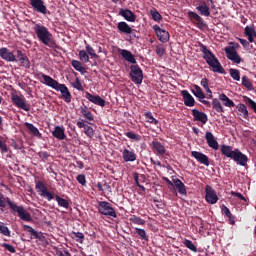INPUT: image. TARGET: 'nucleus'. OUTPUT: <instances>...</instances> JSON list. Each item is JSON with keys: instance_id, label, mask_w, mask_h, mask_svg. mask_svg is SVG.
Wrapping results in <instances>:
<instances>
[{"instance_id": "obj_36", "label": "nucleus", "mask_w": 256, "mask_h": 256, "mask_svg": "<svg viewBox=\"0 0 256 256\" xmlns=\"http://www.w3.org/2000/svg\"><path fill=\"white\" fill-rule=\"evenodd\" d=\"M193 88L194 90H192V93L197 97L199 101H201V99H205V92H203L199 85L194 84Z\"/></svg>"}, {"instance_id": "obj_13", "label": "nucleus", "mask_w": 256, "mask_h": 256, "mask_svg": "<svg viewBox=\"0 0 256 256\" xmlns=\"http://www.w3.org/2000/svg\"><path fill=\"white\" fill-rule=\"evenodd\" d=\"M224 51L226 53L227 59H229L230 61H233L237 65L241 63V56H239V54L237 53V50H235V47H226Z\"/></svg>"}, {"instance_id": "obj_7", "label": "nucleus", "mask_w": 256, "mask_h": 256, "mask_svg": "<svg viewBox=\"0 0 256 256\" xmlns=\"http://www.w3.org/2000/svg\"><path fill=\"white\" fill-rule=\"evenodd\" d=\"M11 100L13 105H15V107H18V109H23V111H31V106L25 101V96L12 94Z\"/></svg>"}, {"instance_id": "obj_57", "label": "nucleus", "mask_w": 256, "mask_h": 256, "mask_svg": "<svg viewBox=\"0 0 256 256\" xmlns=\"http://www.w3.org/2000/svg\"><path fill=\"white\" fill-rule=\"evenodd\" d=\"M72 87L77 89V91H83V84H81V80H79V78L75 79V81L72 83Z\"/></svg>"}, {"instance_id": "obj_33", "label": "nucleus", "mask_w": 256, "mask_h": 256, "mask_svg": "<svg viewBox=\"0 0 256 256\" xmlns=\"http://www.w3.org/2000/svg\"><path fill=\"white\" fill-rule=\"evenodd\" d=\"M219 100L222 101L224 107H235V102L226 96L225 93L219 95Z\"/></svg>"}, {"instance_id": "obj_59", "label": "nucleus", "mask_w": 256, "mask_h": 256, "mask_svg": "<svg viewBox=\"0 0 256 256\" xmlns=\"http://www.w3.org/2000/svg\"><path fill=\"white\" fill-rule=\"evenodd\" d=\"M1 247H4V249H7L9 253H16L15 246L8 244V243H2Z\"/></svg>"}, {"instance_id": "obj_23", "label": "nucleus", "mask_w": 256, "mask_h": 256, "mask_svg": "<svg viewBox=\"0 0 256 256\" xmlns=\"http://www.w3.org/2000/svg\"><path fill=\"white\" fill-rule=\"evenodd\" d=\"M122 159L125 163H133V161H137V154L134 150L126 148L122 151Z\"/></svg>"}, {"instance_id": "obj_29", "label": "nucleus", "mask_w": 256, "mask_h": 256, "mask_svg": "<svg viewBox=\"0 0 256 256\" xmlns=\"http://www.w3.org/2000/svg\"><path fill=\"white\" fill-rule=\"evenodd\" d=\"M117 29L119 33H123L124 35H132L133 34V28L127 24V22H119L117 24Z\"/></svg>"}, {"instance_id": "obj_52", "label": "nucleus", "mask_w": 256, "mask_h": 256, "mask_svg": "<svg viewBox=\"0 0 256 256\" xmlns=\"http://www.w3.org/2000/svg\"><path fill=\"white\" fill-rule=\"evenodd\" d=\"M184 245L187 247V249H190V251H193V253H197V247L195 244H193V241L189 239L184 240Z\"/></svg>"}, {"instance_id": "obj_54", "label": "nucleus", "mask_w": 256, "mask_h": 256, "mask_svg": "<svg viewBox=\"0 0 256 256\" xmlns=\"http://www.w3.org/2000/svg\"><path fill=\"white\" fill-rule=\"evenodd\" d=\"M86 52L88 55H90V57H92V59H99V55L95 53V49H93V47H91L89 44L86 45Z\"/></svg>"}, {"instance_id": "obj_39", "label": "nucleus", "mask_w": 256, "mask_h": 256, "mask_svg": "<svg viewBox=\"0 0 256 256\" xmlns=\"http://www.w3.org/2000/svg\"><path fill=\"white\" fill-rule=\"evenodd\" d=\"M80 113H82L83 117L88 119V121H93V114L91 113V111H89V108L87 106H81Z\"/></svg>"}, {"instance_id": "obj_2", "label": "nucleus", "mask_w": 256, "mask_h": 256, "mask_svg": "<svg viewBox=\"0 0 256 256\" xmlns=\"http://www.w3.org/2000/svg\"><path fill=\"white\" fill-rule=\"evenodd\" d=\"M200 51L203 53V59L206 61L209 67H212V71L214 73H221L222 75L225 73V69L219 62V59L211 52V50L207 49V46L200 43Z\"/></svg>"}, {"instance_id": "obj_58", "label": "nucleus", "mask_w": 256, "mask_h": 256, "mask_svg": "<svg viewBox=\"0 0 256 256\" xmlns=\"http://www.w3.org/2000/svg\"><path fill=\"white\" fill-rule=\"evenodd\" d=\"M76 180L78 181V183H80V185H82L83 187H85L87 185V179L85 178L84 174H79L76 177Z\"/></svg>"}, {"instance_id": "obj_17", "label": "nucleus", "mask_w": 256, "mask_h": 256, "mask_svg": "<svg viewBox=\"0 0 256 256\" xmlns=\"http://www.w3.org/2000/svg\"><path fill=\"white\" fill-rule=\"evenodd\" d=\"M85 97L90 103L98 105V107H105V100L99 95H93L89 92H85Z\"/></svg>"}, {"instance_id": "obj_12", "label": "nucleus", "mask_w": 256, "mask_h": 256, "mask_svg": "<svg viewBox=\"0 0 256 256\" xmlns=\"http://www.w3.org/2000/svg\"><path fill=\"white\" fill-rule=\"evenodd\" d=\"M233 161L237 163V165H241V167H246L249 158L247 155L243 154L239 149H235V153L232 156Z\"/></svg>"}, {"instance_id": "obj_42", "label": "nucleus", "mask_w": 256, "mask_h": 256, "mask_svg": "<svg viewBox=\"0 0 256 256\" xmlns=\"http://www.w3.org/2000/svg\"><path fill=\"white\" fill-rule=\"evenodd\" d=\"M242 85L243 87L248 89V91H253V82L251 81V79H249V77L247 76L242 77Z\"/></svg>"}, {"instance_id": "obj_26", "label": "nucleus", "mask_w": 256, "mask_h": 256, "mask_svg": "<svg viewBox=\"0 0 256 256\" xmlns=\"http://www.w3.org/2000/svg\"><path fill=\"white\" fill-rule=\"evenodd\" d=\"M205 139L207 141V144L211 149H214L217 151L219 149V142L215 139V136L211 132H206Z\"/></svg>"}, {"instance_id": "obj_46", "label": "nucleus", "mask_w": 256, "mask_h": 256, "mask_svg": "<svg viewBox=\"0 0 256 256\" xmlns=\"http://www.w3.org/2000/svg\"><path fill=\"white\" fill-rule=\"evenodd\" d=\"M237 109L244 119H247V117H249V111L247 110V106H245V104H239L237 106Z\"/></svg>"}, {"instance_id": "obj_25", "label": "nucleus", "mask_w": 256, "mask_h": 256, "mask_svg": "<svg viewBox=\"0 0 256 256\" xmlns=\"http://www.w3.org/2000/svg\"><path fill=\"white\" fill-rule=\"evenodd\" d=\"M188 17L191 21H196L197 22V27L198 29H204L205 27V22L203 21L202 17L199 16L196 12L189 11L188 12Z\"/></svg>"}, {"instance_id": "obj_6", "label": "nucleus", "mask_w": 256, "mask_h": 256, "mask_svg": "<svg viewBox=\"0 0 256 256\" xmlns=\"http://www.w3.org/2000/svg\"><path fill=\"white\" fill-rule=\"evenodd\" d=\"M35 189L38 195H40V197H43L44 199H47V201H53V199H55V194H53L52 192H49V190L47 189V186L45 185V182L37 181L35 185Z\"/></svg>"}, {"instance_id": "obj_51", "label": "nucleus", "mask_w": 256, "mask_h": 256, "mask_svg": "<svg viewBox=\"0 0 256 256\" xmlns=\"http://www.w3.org/2000/svg\"><path fill=\"white\" fill-rule=\"evenodd\" d=\"M129 221L131 223H134V225H144L145 224V220H143L141 217L136 216V215H132L130 217Z\"/></svg>"}, {"instance_id": "obj_4", "label": "nucleus", "mask_w": 256, "mask_h": 256, "mask_svg": "<svg viewBox=\"0 0 256 256\" xmlns=\"http://www.w3.org/2000/svg\"><path fill=\"white\" fill-rule=\"evenodd\" d=\"M97 210L98 213H100V215H104L105 217H113V219H117V212H115V208H113L111 203L107 201H99Z\"/></svg>"}, {"instance_id": "obj_45", "label": "nucleus", "mask_w": 256, "mask_h": 256, "mask_svg": "<svg viewBox=\"0 0 256 256\" xmlns=\"http://www.w3.org/2000/svg\"><path fill=\"white\" fill-rule=\"evenodd\" d=\"M23 229L25 231H27L28 233H30L32 235V237H34V239H40L39 232H37L35 229H33V227L25 224V225H23Z\"/></svg>"}, {"instance_id": "obj_55", "label": "nucleus", "mask_w": 256, "mask_h": 256, "mask_svg": "<svg viewBox=\"0 0 256 256\" xmlns=\"http://www.w3.org/2000/svg\"><path fill=\"white\" fill-rule=\"evenodd\" d=\"M84 129L85 135H87V137H89L90 139H93V136L95 135V130H93L91 126H86Z\"/></svg>"}, {"instance_id": "obj_40", "label": "nucleus", "mask_w": 256, "mask_h": 256, "mask_svg": "<svg viewBox=\"0 0 256 256\" xmlns=\"http://www.w3.org/2000/svg\"><path fill=\"white\" fill-rule=\"evenodd\" d=\"M200 85L205 89L206 93H210L209 99H213V92L211 91V88H209V79L203 78Z\"/></svg>"}, {"instance_id": "obj_19", "label": "nucleus", "mask_w": 256, "mask_h": 256, "mask_svg": "<svg viewBox=\"0 0 256 256\" xmlns=\"http://www.w3.org/2000/svg\"><path fill=\"white\" fill-rule=\"evenodd\" d=\"M41 77L43 79V81H41V83H43V85H47V87H51L55 91L60 85V83L57 80L53 79L51 76H49L47 74L41 73Z\"/></svg>"}, {"instance_id": "obj_22", "label": "nucleus", "mask_w": 256, "mask_h": 256, "mask_svg": "<svg viewBox=\"0 0 256 256\" xmlns=\"http://www.w3.org/2000/svg\"><path fill=\"white\" fill-rule=\"evenodd\" d=\"M119 15H121V17H123L126 21H129L130 23H135V21L137 20V16L135 15V13H133V11L129 9L120 8Z\"/></svg>"}, {"instance_id": "obj_5", "label": "nucleus", "mask_w": 256, "mask_h": 256, "mask_svg": "<svg viewBox=\"0 0 256 256\" xmlns=\"http://www.w3.org/2000/svg\"><path fill=\"white\" fill-rule=\"evenodd\" d=\"M130 79L136 85H141L143 83V70L139 65L133 64L130 66Z\"/></svg>"}, {"instance_id": "obj_14", "label": "nucleus", "mask_w": 256, "mask_h": 256, "mask_svg": "<svg viewBox=\"0 0 256 256\" xmlns=\"http://www.w3.org/2000/svg\"><path fill=\"white\" fill-rule=\"evenodd\" d=\"M196 11H198L199 15L202 17H211V8L205 0L199 1L198 6L196 7Z\"/></svg>"}, {"instance_id": "obj_16", "label": "nucleus", "mask_w": 256, "mask_h": 256, "mask_svg": "<svg viewBox=\"0 0 256 256\" xmlns=\"http://www.w3.org/2000/svg\"><path fill=\"white\" fill-rule=\"evenodd\" d=\"M0 57L4 61H7V63H13L14 61H16L15 54L7 47L0 48Z\"/></svg>"}, {"instance_id": "obj_10", "label": "nucleus", "mask_w": 256, "mask_h": 256, "mask_svg": "<svg viewBox=\"0 0 256 256\" xmlns=\"http://www.w3.org/2000/svg\"><path fill=\"white\" fill-rule=\"evenodd\" d=\"M30 5L36 13H41L42 15H47V13H49L43 0H30Z\"/></svg>"}, {"instance_id": "obj_37", "label": "nucleus", "mask_w": 256, "mask_h": 256, "mask_svg": "<svg viewBox=\"0 0 256 256\" xmlns=\"http://www.w3.org/2000/svg\"><path fill=\"white\" fill-rule=\"evenodd\" d=\"M55 201L58 203L59 207H63V209H69V200L61 198L59 195L54 196Z\"/></svg>"}, {"instance_id": "obj_43", "label": "nucleus", "mask_w": 256, "mask_h": 256, "mask_svg": "<svg viewBox=\"0 0 256 256\" xmlns=\"http://www.w3.org/2000/svg\"><path fill=\"white\" fill-rule=\"evenodd\" d=\"M71 237L77 241V243H83V241H85V234H83V232H72Z\"/></svg>"}, {"instance_id": "obj_27", "label": "nucleus", "mask_w": 256, "mask_h": 256, "mask_svg": "<svg viewBox=\"0 0 256 256\" xmlns=\"http://www.w3.org/2000/svg\"><path fill=\"white\" fill-rule=\"evenodd\" d=\"M181 95L184 99V105L186 107H195V98L187 90H182Z\"/></svg>"}, {"instance_id": "obj_44", "label": "nucleus", "mask_w": 256, "mask_h": 256, "mask_svg": "<svg viewBox=\"0 0 256 256\" xmlns=\"http://www.w3.org/2000/svg\"><path fill=\"white\" fill-rule=\"evenodd\" d=\"M0 233L4 235V237H11V230L4 222H0Z\"/></svg>"}, {"instance_id": "obj_35", "label": "nucleus", "mask_w": 256, "mask_h": 256, "mask_svg": "<svg viewBox=\"0 0 256 256\" xmlns=\"http://www.w3.org/2000/svg\"><path fill=\"white\" fill-rule=\"evenodd\" d=\"M72 67L78 71L79 73H81V75H85V73H87V69H85V67H83V64H81L80 61L78 60H72L71 62Z\"/></svg>"}, {"instance_id": "obj_34", "label": "nucleus", "mask_w": 256, "mask_h": 256, "mask_svg": "<svg viewBox=\"0 0 256 256\" xmlns=\"http://www.w3.org/2000/svg\"><path fill=\"white\" fill-rule=\"evenodd\" d=\"M24 126L26 127V129H28V131H30L32 135H34L35 137L41 138V132H39V129L35 127V125H33L32 123L26 122Z\"/></svg>"}, {"instance_id": "obj_61", "label": "nucleus", "mask_w": 256, "mask_h": 256, "mask_svg": "<svg viewBox=\"0 0 256 256\" xmlns=\"http://www.w3.org/2000/svg\"><path fill=\"white\" fill-rule=\"evenodd\" d=\"M231 195L233 197H237L238 199H240V201H244L245 203H247V198H245V196H243V194L239 193V192H231Z\"/></svg>"}, {"instance_id": "obj_15", "label": "nucleus", "mask_w": 256, "mask_h": 256, "mask_svg": "<svg viewBox=\"0 0 256 256\" xmlns=\"http://www.w3.org/2000/svg\"><path fill=\"white\" fill-rule=\"evenodd\" d=\"M56 91H60L61 93V99L65 101V103H71L72 95L71 92L69 91V88L65 84H60L57 88Z\"/></svg>"}, {"instance_id": "obj_62", "label": "nucleus", "mask_w": 256, "mask_h": 256, "mask_svg": "<svg viewBox=\"0 0 256 256\" xmlns=\"http://www.w3.org/2000/svg\"><path fill=\"white\" fill-rule=\"evenodd\" d=\"M96 187H97V189H99L100 191H105V188H103V187H106L107 189L111 188V186H109V184H107V182H104V184L101 183V182H98V183L96 184Z\"/></svg>"}, {"instance_id": "obj_1", "label": "nucleus", "mask_w": 256, "mask_h": 256, "mask_svg": "<svg viewBox=\"0 0 256 256\" xmlns=\"http://www.w3.org/2000/svg\"><path fill=\"white\" fill-rule=\"evenodd\" d=\"M7 205L11 213L13 215H18L21 221H26L27 223H30V221H33V218L31 217V213L25 210V207L23 205H20V206L17 205V203L12 201L11 198L5 197L3 194L0 193V209H5Z\"/></svg>"}, {"instance_id": "obj_56", "label": "nucleus", "mask_w": 256, "mask_h": 256, "mask_svg": "<svg viewBox=\"0 0 256 256\" xmlns=\"http://www.w3.org/2000/svg\"><path fill=\"white\" fill-rule=\"evenodd\" d=\"M222 213L223 215H225L226 217H228V219H233V214L231 213V210L228 209L227 206L222 205Z\"/></svg>"}, {"instance_id": "obj_38", "label": "nucleus", "mask_w": 256, "mask_h": 256, "mask_svg": "<svg viewBox=\"0 0 256 256\" xmlns=\"http://www.w3.org/2000/svg\"><path fill=\"white\" fill-rule=\"evenodd\" d=\"M212 107H213V109H215V111L217 113H225V109L223 108V105L221 104V102L217 98H214L212 100Z\"/></svg>"}, {"instance_id": "obj_11", "label": "nucleus", "mask_w": 256, "mask_h": 256, "mask_svg": "<svg viewBox=\"0 0 256 256\" xmlns=\"http://www.w3.org/2000/svg\"><path fill=\"white\" fill-rule=\"evenodd\" d=\"M205 191V200L207 201V203H209L210 205H215V203L219 201V196H217V192H215V189L207 185Z\"/></svg>"}, {"instance_id": "obj_41", "label": "nucleus", "mask_w": 256, "mask_h": 256, "mask_svg": "<svg viewBox=\"0 0 256 256\" xmlns=\"http://www.w3.org/2000/svg\"><path fill=\"white\" fill-rule=\"evenodd\" d=\"M144 117H145L147 123H151L152 125H159V120H157V119H155V117H153V113L145 112Z\"/></svg>"}, {"instance_id": "obj_28", "label": "nucleus", "mask_w": 256, "mask_h": 256, "mask_svg": "<svg viewBox=\"0 0 256 256\" xmlns=\"http://www.w3.org/2000/svg\"><path fill=\"white\" fill-rule=\"evenodd\" d=\"M244 35L248 38L249 43H253L256 39L255 26H246L244 28Z\"/></svg>"}, {"instance_id": "obj_60", "label": "nucleus", "mask_w": 256, "mask_h": 256, "mask_svg": "<svg viewBox=\"0 0 256 256\" xmlns=\"http://www.w3.org/2000/svg\"><path fill=\"white\" fill-rule=\"evenodd\" d=\"M0 150H1V153L9 152V148L7 147V144L3 142V140H1V137H0Z\"/></svg>"}, {"instance_id": "obj_31", "label": "nucleus", "mask_w": 256, "mask_h": 256, "mask_svg": "<svg viewBox=\"0 0 256 256\" xmlns=\"http://www.w3.org/2000/svg\"><path fill=\"white\" fill-rule=\"evenodd\" d=\"M220 151L224 157H227L228 159H233V156L235 155V150H233V147L222 145L220 147Z\"/></svg>"}, {"instance_id": "obj_8", "label": "nucleus", "mask_w": 256, "mask_h": 256, "mask_svg": "<svg viewBox=\"0 0 256 256\" xmlns=\"http://www.w3.org/2000/svg\"><path fill=\"white\" fill-rule=\"evenodd\" d=\"M13 63H20V67H24L25 69H31V61L27 54L23 53L21 50H16V56Z\"/></svg>"}, {"instance_id": "obj_47", "label": "nucleus", "mask_w": 256, "mask_h": 256, "mask_svg": "<svg viewBox=\"0 0 256 256\" xmlns=\"http://www.w3.org/2000/svg\"><path fill=\"white\" fill-rule=\"evenodd\" d=\"M151 17L153 21H156V23H159V21H163V16H161V13L157 11V9H152L150 11Z\"/></svg>"}, {"instance_id": "obj_48", "label": "nucleus", "mask_w": 256, "mask_h": 256, "mask_svg": "<svg viewBox=\"0 0 256 256\" xmlns=\"http://www.w3.org/2000/svg\"><path fill=\"white\" fill-rule=\"evenodd\" d=\"M135 231L142 241H149V236H147L145 229L135 228Z\"/></svg>"}, {"instance_id": "obj_49", "label": "nucleus", "mask_w": 256, "mask_h": 256, "mask_svg": "<svg viewBox=\"0 0 256 256\" xmlns=\"http://www.w3.org/2000/svg\"><path fill=\"white\" fill-rule=\"evenodd\" d=\"M229 73H230V77H232L234 81H241V72H239V70L231 68L229 70Z\"/></svg>"}, {"instance_id": "obj_21", "label": "nucleus", "mask_w": 256, "mask_h": 256, "mask_svg": "<svg viewBox=\"0 0 256 256\" xmlns=\"http://www.w3.org/2000/svg\"><path fill=\"white\" fill-rule=\"evenodd\" d=\"M191 155L198 161V163H201V165H205V167H209V157L202 152L199 151H192Z\"/></svg>"}, {"instance_id": "obj_63", "label": "nucleus", "mask_w": 256, "mask_h": 256, "mask_svg": "<svg viewBox=\"0 0 256 256\" xmlns=\"http://www.w3.org/2000/svg\"><path fill=\"white\" fill-rule=\"evenodd\" d=\"M134 181H135L137 187H139V189L145 191V186H143V185H141V183H139V174L138 173L134 174Z\"/></svg>"}, {"instance_id": "obj_20", "label": "nucleus", "mask_w": 256, "mask_h": 256, "mask_svg": "<svg viewBox=\"0 0 256 256\" xmlns=\"http://www.w3.org/2000/svg\"><path fill=\"white\" fill-rule=\"evenodd\" d=\"M193 121H200L202 125H207L209 121V117L205 114V112H201L197 109L192 110Z\"/></svg>"}, {"instance_id": "obj_3", "label": "nucleus", "mask_w": 256, "mask_h": 256, "mask_svg": "<svg viewBox=\"0 0 256 256\" xmlns=\"http://www.w3.org/2000/svg\"><path fill=\"white\" fill-rule=\"evenodd\" d=\"M34 32L43 45L55 49L57 44L55 40H53V34H51L47 27L43 26L41 23H37L34 25Z\"/></svg>"}, {"instance_id": "obj_30", "label": "nucleus", "mask_w": 256, "mask_h": 256, "mask_svg": "<svg viewBox=\"0 0 256 256\" xmlns=\"http://www.w3.org/2000/svg\"><path fill=\"white\" fill-rule=\"evenodd\" d=\"M120 55L127 61L128 63H132V65H137V60L131 51L129 50H121Z\"/></svg>"}, {"instance_id": "obj_24", "label": "nucleus", "mask_w": 256, "mask_h": 256, "mask_svg": "<svg viewBox=\"0 0 256 256\" xmlns=\"http://www.w3.org/2000/svg\"><path fill=\"white\" fill-rule=\"evenodd\" d=\"M52 135L58 141H65V139H67V135H65V128L63 126H55L52 131Z\"/></svg>"}, {"instance_id": "obj_53", "label": "nucleus", "mask_w": 256, "mask_h": 256, "mask_svg": "<svg viewBox=\"0 0 256 256\" xmlns=\"http://www.w3.org/2000/svg\"><path fill=\"white\" fill-rule=\"evenodd\" d=\"M125 135L128 137V139H131L132 141H141V139H143L141 135L133 132H126Z\"/></svg>"}, {"instance_id": "obj_18", "label": "nucleus", "mask_w": 256, "mask_h": 256, "mask_svg": "<svg viewBox=\"0 0 256 256\" xmlns=\"http://www.w3.org/2000/svg\"><path fill=\"white\" fill-rule=\"evenodd\" d=\"M150 147H152V150L156 155H160L161 157L167 153L165 146L161 144V142L157 141V139L151 142Z\"/></svg>"}, {"instance_id": "obj_50", "label": "nucleus", "mask_w": 256, "mask_h": 256, "mask_svg": "<svg viewBox=\"0 0 256 256\" xmlns=\"http://www.w3.org/2000/svg\"><path fill=\"white\" fill-rule=\"evenodd\" d=\"M78 57L82 63H89V54H87V51L80 50L78 53Z\"/></svg>"}, {"instance_id": "obj_32", "label": "nucleus", "mask_w": 256, "mask_h": 256, "mask_svg": "<svg viewBox=\"0 0 256 256\" xmlns=\"http://www.w3.org/2000/svg\"><path fill=\"white\" fill-rule=\"evenodd\" d=\"M173 183L176 189H178V193H180V195H187V188L185 187L183 181L179 180V178H176L173 180Z\"/></svg>"}, {"instance_id": "obj_64", "label": "nucleus", "mask_w": 256, "mask_h": 256, "mask_svg": "<svg viewBox=\"0 0 256 256\" xmlns=\"http://www.w3.org/2000/svg\"><path fill=\"white\" fill-rule=\"evenodd\" d=\"M156 54L158 57H163V55H165V48L161 47L160 45L156 46Z\"/></svg>"}, {"instance_id": "obj_9", "label": "nucleus", "mask_w": 256, "mask_h": 256, "mask_svg": "<svg viewBox=\"0 0 256 256\" xmlns=\"http://www.w3.org/2000/svg\"><path fill=\"white\" fill-rule=\"evenodd\" d=\"M155 35L158 37V40L161 42V43H167L170 39V35H169V32L165 29H162L159 25H154L152 27Z\"/></svg>"}]
</instances>
